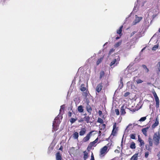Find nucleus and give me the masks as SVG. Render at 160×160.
<instances>
[{
    "label": "nucleus",
    "instance_id": "f257e3e1",
    "mask_svg": "<svg viewBox=\"0 0 160 160\" xmlns=\"http://www.w3.org/2000/svg\"><path fill=\"white\" fill-rule=\"evenodd\" d=\"M154 143L156 145H158L159 143L160 134L159 132H156L153 137Z\"/></svg>",
    "mask_w": 160,
    "mask_h": 160
},
{
    "label": "nucleus",
    "instance_id": "f03ea898",
    "mask_svg": "<svg viewBox=\"0 0 160 160\" xmlns=\"http://www.w3.org/2000/svg\"><path fill=\"white\" fill-rule=\"evenodd\" d=\"M120 60V58L119 56H117L115 57L112 61L111 62L110 65L111 68H114L118 64Z\"/></svg>",
    "mask_w": 160,
    "mask_h": 160
},
{
    "label": "nucleus",
    "instance_id": "7ed1b4c3",
    "mask_svg": "<svg viewBox=\"0 0 160 160\" xmlns=\"http://www.w3.org/2000/svg\"><path fill=\"white\" fill-rule=\"evenodd\" d=\"M58 116L56 117L53 123V128L54 131H56L58 129L59 125L60 122L59 120H58Z\"/></svg>",
    "mask_w": 160,
    "mask_h": 160
},
{
    "label": "nucleus",
    "instance_id": "20e7f679",
    "mask_svg": "<svg viewBox=\"0 0 160 160\" xmlns=\"http://www.w3.org/2000/svg\"><path fill=\"white\" fill-rule=\"evenodd\" d=\"M111 145V143H108L107 144V146H105L101 148L100 150V155L103 156L107 152V150L108 149V147Z\"/></svg>",
    "mask_w": 160,
    "mask_h": 160
},
{
    "label": "nucleus",
    "instance_id": "39448f33",
    "mask_svg": "<svg viewBox=\"0 0 160 160\" xmlns=\"http://www.w3.org/2000/svg\"><path fill=\"white\" fill-rule=\"evenodd\" d=\"M142 19V18L141 17H138L137 15H136L135 16V19L134 21L132 22V24L133 25H135L137 23L140 22V21Z\"/></svg>",
    "mask_w": 160,
    "mask_h": 160
},
{
    "label": "nucleus",
    "instance_id": "423d86ee",
    "mask_svg": "<svg viewBox=\"0 0 160 160\" xmlns=\"http://www.w3.org/2000/svg\"><path fill=\"white\" fill-rule=\"evenodd\" d=\"M118 123L115 122L114 123L113 126V130L112 132V134L113 136L115 135L118 130V127L117 126Z\"/></svg>",
    "mask_w": 160,
    "mask_h": 160
},
{
    "label": "nucleus",
    "instance_id": "0eeeda50",
    "mask_svg": "<svg viewBox=\"0 0 160 160\" xmlns=\"http://www.w3.org/2000/svg\"><path fill=\"white\" fill-rule=\"evenodd\" d=\"M138 141L140 143V147H143L145 143L144 141L141 139L139 135L138 136Z\"/></svg>",
    "mask_w": 160,
    "mask_h": 160
},
{
    "label": "nucleus",
    "instance_id": "6e6552de",
    "mask_svg": "<svg viewBox=\"0 0 160 160\" xmlns=\"http://www.w3.org/2000/svg\"><path fill=\"white\" fill-rule=\"evenodd\" d=\"M92 133V132H90L88 134L87 136L85 137L83 139V141L84 142H86L88 141L90 139L91 135Z\"/></svg>",
    "mask_w": 160,
    "mask_h": 160
},
{
    "label": "nucleus",
    "instance_id": "1a4fd4ad",
    "mask_svg": "<svg viewBox=\"0 0 160 160\" xmlns=\"http://www.w3.org/2000/svg\"><path fill=\"white\" fill-rule=\"evenodd\" d=\"M102 83L99 84L96 87V91L98 92H99L102 90Z\"/></svg>",
    "mask_w": 160,
    "mask_h": 160
},
{
    "label": "nucleus",
    "instance_id": "9d476101",
    "mask_svg": "<svg viewBox=\"0 0 160 160\" xmlns=\"http://www.w3.org/2000/svg\"><path fill=\"white\" fill-rule=\"evenodd\" d=\"M126 108V107H125L124 105H123L122 106L120 110V112L122 115H124L125 114L126 112L125 111V109Z\"/></svg>",
    "mask_w": 160,
    "mask_h": 160
},
{
    "label": "nucleus",
    "instance_id": "9b49d317",
    "mask_svg": "<svg viewBox=\"0 0 160 160\" xmlns=\"http://www.w3.org/2000/svg\"><path fill=\"white\" fill-rule=\"evenodd\" d=\"M86 132V129L85 128H82L81 129V131L79 132V135L80 136H83L85 133Z\"/></svg>",
    "mask_w": 160,
    "mask_h": 160
},
{
    "label": "nucleus",
    "instance_id": "f8f14e48",
    "mask_svg": "<svg viewBox=\"0 0 160 160\" xmlns=\"http://www.w3.org/2000/svg\"><path fill=\"white\" fill-rule=\"evenodd\" d=\"M56 160H63L59 152L57 153L56 155Z\"/></svg>",
    "mask_w": 160,
    "mask_h": 160
},
{
    "label": "nucleus",
    "instance_id": "ddd939ff",
    "mask_svg": "<svg viewBox=\"0 0 160 160\" xmlns=\"http://www.w3.org/2000/svg\"><path fill=\"white\" fill-rule=\"evenodd\" d=\"M88 152H89V151L88 152L86 151H85L83 152V153H84L83 158L84 159V160H86L88 158Z\"/></svg>",
    "mask_w": 160,
    "mask_h": 160
},
{
    "label": "nucleus",
    "instance_id": "4468645a",
    "mask_svg": "<svg viewBox=\"0 0 160 160\" xmlns=\"http://www.w3.org/2000/svg\"><path fill=\"white\" fill-rule=\"evenodd\" d=\"M98 141V138H97L94 141L91 142L89 145V146H88V147H92V146H93L94 145V144L96 143Z\"/></svg>",
    "mask_w": 160,
    "mask_h": 160
},
{
    "label": "nucleus",
    "instance_id": "2eb2a0df",
    "mask_svg": "<svg viewBox=\"0 0 160 160\" xmlns=\"http://www.w3.org/2000/svg\"><path fill=\"white\" fill-rule=\"evenodd\" d=\"M148 128V127H147L143 128L142 130V131L143 134H144L146 136H147V131Z\"/></svg>",
    "mask_w": 160,
    "mask_h": 160
},
{
    "label": "nucleus",
    "instance_id": "dca6fc26",
    "mask_svg": "<svg viewBox=\"0 0 160 160\" xmlns=\"http://www.w3.org/2000/svg\"><path fill=\"white\" fill-rule=\"evenodd\" d=\"M138 153H135L131 158V160H138Z\"/></svg>",
    "mask_w": 160,
    "mask_h": 160
},
{
    "label": "nucleus",
    "instance_id": "f3484780",
    "mask_svg": "<svg viewBox=\"0 0 160 160\" xmlns=\"http://www.w3.org/2000/svg\"><path fill=\"white\" fill-rule=\"evenodd\" d=\"M65 107V105H63L61 106V108L60 110V114H62L63 112V110Z\"/></svg>",
    "mask_w": 160,
    "mask_h": 160
},
{
    "label": "nucleus",
    "instance_id": "a211bd4d",
    "mask_svg": "<svg viewBox=\"0 0 160 160\" xmlns=\"http://www.w3.org/2000/svg\"><path fill=\"white\" fill-rule=\"evenodd\" d=\"M156 102V108H158L159 107V99L158 97L155 98Z\"/></svg>",
    "mask_w": 160,
    "mask_h": 160
},
{
    "label": "nucleus",
    "instance_id": "6ab92c4d",
    "mask_svg": "<svg viewBox=\"0 0 160 160\" xmlns=\"http://www.w3.org/2000/svg\"><path fill=\"white\" fill-rule=\"evenodd\" d=\"M159 123V122L157 118H156L155 122L152 125V128H154L157 126Z\"/></svg>",
    "mask_w": 160,
    "mask_h": 160
},
{
    "label": "nucleus",
    "instance_id": "aec40b11",
    "mask_svg": "<svg viewBox=\"0 0 160 160\" xmlns=\"http://www.w3.org/2000/svg\"><path fill=\"white\" fill-rule=\"evenodd\" d=\"M78 111L80 112H82L83 111V107L82 106H79L78 107Z\"/></svg>",
    "mask_w": 160,
    "mask_h": 160
},
{
    "label": "nucleus",
    "instance_id": "412c9836",
    "mask_svg": "<svg viewBox=\"0 0 160 160\" xmlns=\"http://www.w3.org/2000/svg\"><path fill=\"white\" fill-rule=\"evenodd\" d=\"M73 137L75 139H78V133L77 132H75L73 134Z\"/></svg>",
    "mask_w": 160,
    "mask_h": 160
},
{
    "label": "nucleus",
    "instance_id": "4be33fe9",
    "mask_svg": "<svg viewBox=\"0 0 160 160\" xmlns=\"http://www.w3.org/2000/svg\"><path fill=\"white\" fill-rule=\"evenodd\" d=\"M123 27V26H121L120 27L119 29L117 30V33L118 34H119V35H120V36L121 35V34L122 32V28Z\"/></svg>",
    "mask_w": 160,
    "mask_h": 160
},
{
    "label": "nucleus",
    "instance_id": "5701e85b",
    "mask_svg": "<svg viewBox=\"0 0 160 160\" xmlns=\"http://www.w3.org/2000/svg\"><path fill=\"white\" fill-rule=\"evenodd\" d=\"M130 148L132 149H134L136 148V147L135 143L134 142H132L130 146Z\"/></svg>",
    "mask_w": 160,
    "mask_h": 160
},
{
    "label": "nucleus",
    "instance_id": "b1692460",
    "mask_svg": "<svg viewBox=\"0 0 160 160\" xmlns=\"http://www.w3.org/2000/svg\"><path fill=\"white\" fill-rule=\"evenodd\" d=\"M86 108L87 111L90 114L91 113V111L92 110V108L91 107L88 105L86 106Z\"/></svg>",
    "mask_w": 160,
    "mask_h": 160
},
{
    "label": "nucleus",
    "instance_id": "393cba45",
    "mask_svg": "<svg viewBox=\"0 0 160 160\" xmlns=\"http://www.w3.org/2000/svg\"><path fill=\"white\" fill-rule=\"evenodd\" d=\"M103 57H101L99 58L97 62V65H98L102 61Z\"/></svg>",
    "mask_w": 160,
    "mask_h": 160
},
{
    "label": "nucleus",
    "instance_id": "a878e982",
    "mask_svg": "<svg viewBox=\"0 0 160 160\" xmlns=\"http://www.w3.org/2000/svg\"><path fill=\"white\" fill-rule=\"evenodd\" d=\"M122 41H120L118 42H117L114 45L115 48H117L120 46L122 43Z\"/></svg>",
    "mask_w": 160,
    "mask_h": 160
},
{
    "label": "nucleus",
    "instance_id": "bb28decb",
    "mask_svg": "<svg viewBox=\"0 0 160 160\" xmlns=\"http://www.w3.org/2000/svg\"><path fill=\"white\" fill-rule=\"evenodd\" d=\"M148 141L149 146H152V138H149Z\"/></svg>",
    "mask_w": 160,
    "mask_h": 160
},
{
    "label": "nucleus",
    "instance_id": "cd10ccee",
    "mask_svg": "<svg viewBox=\"0 0 160 160\" xmlns=\"http://www.w3.org/2000/svg\"><path fill=\"white\" fill-rule=\"evenodd\" d=\"M77 118H72L70 120V122L72 124L73 123H74L77 120Z\"/></svg>",
    "mask_w": 160,
    "mask_h": 160
},
{
    "label": "nucleus",
    "instance_id": "c85d7f7f",
    "mask_svg": "<svg viewBox=\"0 0 160 160\" xmlns=\"http://www.w3.org/2000/svg\"><path fill=\"white\" fill-rule=\"evenodd\" d=\"M84 119L87 123L89 122L90 120V117L89 116L85 117Z\"/></svg>",
    "mask_w": 160,
    "mask_h": 160
},
{
    "label": "nucleus",
    "instance_id": "c756f323",
    "mask_svg": "<svg viewBox=\"0 0 160 160\" xmlns=\"http://www.w3.org/2000/svg\"><path fill=\"white\" fill-rule=\"evenodd\" d=\"M80 90L82 91H84L86 90V88L84 87V85L82 84L81 85Z\"/></svg>",
    "mask_w": 160,
    "mask_h": 160
},
{
    "label": "nucleus",
    "instance_id": "7c9ffc66",
    "mask_svg": "<svg viewBox=\"0 0 160 160\" xmlns=\"http://www.w3.org/2000/svg\"><path fill=\"white\" fill-rule=\"evenodd\" d=\"M104 72L103 71H101L100 73V78H101L104 75Z\"/></svg>",
    "mask_w": 160,
    "mask_h": 160
},
{
    "label": "nucleus",
    "instance_id": "2f4dec72",
    "mask_svg": "<svg viewBox=\"0 0 160 160\" xmlns=\"http://www.w3.org/2000/svg\"><path fill=\"white\" fill-rule=\"evenodd\" d=\"M136 81L137 84L141 83L143 82L142 80L140 79H137Z\"/></svg>",
    "mask_w": 160,
    "mask_h": 160
},
{
    "label": "nucleus",
    "instance_id": "473e14b6",
    "mask_svg": "<svg viewBox=\"0 0 160 160\" xmlns=\"http://www.w3.org/2000/svg\"><path fill=\"white\" fill-rule=\"evenodd\" d=\"M158 45H155L152 48V50L153 51H156L157 49H158Z\"/></svg>",
    "mask_w": 160,
    "mask_h": 160
},
{
    "label": "nucleus",
    "instance_id": "72a5a7b5",
    "mask_svg": "<svg viewBox=\"0 0 160 160\" xmlns=\"http://www.w3.org/2000/svg\"><path fill=\"white\" fill-rule=\"evenodd\" d=\"M127 85H131V89H133V88L134 87V86L132 84V82H128L127 83Z\"/></svg>",
    "mask_w": 160,
    "mask_h": 160
},
{
    "label": "nucleus",
    "instance_id": "f704fd0d",
    "mask_svg": "<svg viewBox=\"0 0 160 160\" xmlns=\"http://www.w3.org/2000/svg\"><path fill=\"white\" fill-rule=\"evenodd\" d=\"M98 122L102 124L103 123V121L102 119L99 118H98Z\"/></svg>",
    "mask_w": 160,
    "mask_h": 160
},
{
    "label": "nucleus",
    "instance_id": "c9c22d12",
    "mask_svg": "<svg viewBox=\"0 0 160 160\" xmlns=\"http://www.w3.org/2000/svg\"><path fill=\"white\" fill-rule=\"evenodd\" d=\"M146 119V117H143L141 118L139 120L140 122H143L145 121Z\"/></svg>",
    "mask_w": 160,
    "mask_h": 160
},
{
    "label": "nucleus",
    "instance_id": "e433bc0d",
    "mask_svg": "<svg viewBox=\"0 0 160 160\" xmlns=\"http://www.w3.org/2000/svg\"><path fill=\"white\" fill-rule=\"evenodd\" d=\"M123 84L122 82V78H121L120 81V88H121L123 87Z\"/></svg>",
    "mask_w": 160,
    "mask_h": 160
},
{
    "label": "nucleus",
    "instance_id": "4c0bfd02",
    "mask_svg": "<svg viewBox=\"0 0 160 160\" xmlns=\"http://www.w3.org/2000/svg\"><path fill=\"white\" fill-rule=\"evenodd\" d=\"M130 138L132 139H135V134H132L130 135Z\"/></svg>",
    "mask_w": 160,
    "mask_h": 160
},
{
    "label": "nucleus",
    "instance_id": "58836bf2",
    "mask_svg": "<svg viewBox=\"0 0 160 160\" xmlns=\"http://www.w3.org/2000/svg\"><path fill=\"white\" fill-rule=\"evenodd\" d=\"M152 93L154 97V98H156L158 97L157 95V94L156 92H155V91H152Z\"/></svg>",
    "mask_w": 160,
    "mask_h": 160
},
{
    "label": "nucleus",
    "instance_id": "ea45409f",
    "mask_svg": "<svg viewBox=\"0 0 160 160\" xmlns=\"http://www.w3.org/2000/svg\"><path fill=\"white\" fill-rule=\"evenodd\" d=\"M115 112L116 113L117 115H118L119 114V111L118 109H116L115 110Z\"/></svg>",
    "mask_w": 160,
    "mask_h": 160
},
{
    "label": "nucleus",
    "instance_id": "a19ab883",
    "mask_svg": "<svg viewBox=\"0 0 160 160\" xmlns=\"http://www.w3.org/2000/svg\"><path fill=\"white\" fill-rule=\"evenodd\" d=\"M157 67L158 71L160 72V61H159L157 64Z\"/></svg>",
    "mask_w": 160,
    "mask_h": 160
},
{
    "label": "nucleus",
    "instance_id": "79ce46f5",
    "mask_svg": "<svg viewBox=\"0 0 160 160\" xmlns=\"http://www.w3.org/2000/svg\"><path fill=\"white\" fill-rule=\"evenodd\" d=\"M149 155V152H145V157L147 158L148 156Z\"/></svg>",
    "mask_w": 160,
    "mask_h": 160
},
{
    "label": "nucleus",
    "instance_id": "37998d69",
    "mask_svg": "<svg viewBox=\"0 0 160 160\" xmlns=\"http://www.w3.org/2000/svg\"><path fill=\"white\" fill-rule=\"evenodd\" d=\"M90 160H95L94 155H93L92 152V154L91 155V158L90 159Z\"/></svg>",
    "mask_w": 160,
    "mask_h": 160
},
{
    "label": "nucleus",
    "instance_id": "c03bdc74",
    "mask_svg": "<svg viewBox=\"0 0 160 160\" xmlns=\"http://www.w3.org/2000/svg\"><path fill=\"white\" fill-rule=\"evenodd\" d=\"M114 50L113 49H111L110 51H109V54L110 55L112 53V52L114 51Z\"/></svg>",
    "mask_w": 160,
    "mask_h": 160
},
{
    "label": "nucleus",
    "instance_id": "a18cd8bd",
    "mask_svg": "<svg viewBox=\"0 0 160 160\" xmlns=\"http://www.w3.org/2000/svg\"><path fill=\"white\" fill-rule=\"evenodd\" d=\"M129 92H127L124 94V97H127V96H128L129 95Z\"/></svg>",
    "mask_w": 160,
    "mask_h": 160
},
{
    "label": "nucleus",
    "instance_id": "49530a36",
    "mask_svg": "<svg viewBox=\"0 0 160 160\" xmlns=\"http://www.w3.org/2000/svg\"><path fill=\"white\" fill-rule=\"evenodd\" d=\"M68 116H69V117H71L72 116V113L71 112H68Z\"/></svg>",
    "mask_w": 160,
    "mask_h": 160
},
{
    "label": "nucleus",
    "instance_id": "de8ad7c7",
    "mask_svg": "<svg viewBox=\"0 0 160 160\" xmlns=\"http://www.w3.org/2000/svg\"><path fill=\"white\" fill-rule=\"evenodd\" d=\"M135 6L134 7V8H133V11H135L137 10V5H136V3H135Z\"/></svg>",
    "mask_w": 160,
    "mask_h": 160
},
{
    "label": "nucleus",
    "instance_id": "09e8293b",
    "mask_svg": "<svg viewBox=\"0 0 160 160\" xmlns=\"http://www.w3.org/2000/svg\"><path fill=\"white\" fill-rule=\"evenodd\" d=\"M136 33V31H134V32H133L131 33V36L132 37V36H133L135 33Z\"/></svg>",
    "mask_w": 160,
    "mask_h": 160
},
{
    "label": "nucleus",
    "instance_id": "8fccbe9b",
    "mask_svg": "<svg viewBox=\"0 0 160 160\" xmlns=\"http://www.w3.org/2000/svg\"><path fill=\"white\" fill-rule=\"evenodd\" d=\"M142 67L144 69L147 68V66L145 65H142Z\"/></svg>",
    "mask_w": 160,
    "mask_h": 160
},
{
    "label": "nucleus",
    "instance_id": "3c124183",
    "mask_svg": "<svg viewBox=\"0 0 160 160\" xmlns=\"http://www.w3.org/2000/svg\"><path fill=\"white\" fill-rule=\"evenodd\" d=\"M145 72H148L149 71V70H148V69L147 68H146L145 69Z\"/></svg>",
    "mask_w": 160,
    "mask_h": 160
},
{
    "label": "nucleus",
    "instance_id": "603ef678",
    "mask_svg": "<svg viewBox=\"0 0 160 160\" xmlns=\"http://www.w3.org/2000/svg\"><path fill=\"white\" fill-rule=\"evenodd\" d=\"M98 113L100 115H101L102 113V112L101 111L99 110L98 112Z\"/></svg>",
    "mask_w": 160,
    "mask_h": 160
},
{
    "label": "nucleus",
    "instance_id": "864d4df0",
    "mask_svg": "<svg viewBox=\"0 0 160 160\" xmlns=\"http://www.w3.org/2000/svg\"><path fill=\"white\" fill-rule=\"evenodd\" d=\"M115 152H117V153H118L119 152V151L118 150H117V149L115 150Z\"/></svg>",
    "mask_w": 160,
    "mask_h": 160
},
{
    "label": "nucleus",
    "instance_id": "5fc2aeb1",
    "mask_svg": "<svg viewBox=\"0 0 160 160\" xmlns=\"http://www.w3.org/2000/svg\"><path fill=\"white\" fill-rule=\"evenodd\" d=\"M146 149L147 150H149V147H147V146H146Z\"/></svg>",
    "mask_w": 160,
    "mask_h": 160
},
{
    "label": "nucleus",
    "instance_id": "6e6d98bb",
    "mask_svg": "<svg viewBox=\"0 0 160 160\" xmlns=\"http://www.w3.org/2000/svg\"><path fill=\"white\" fill-rule=\"evenodd\" d=\"M122 139H123V138ZM122 142H123V141H122V140L121 145V147H122Z\"/></svg>",
    "mask_w": 160,
    "mask_h": 160
},
{
    "label": "nucleus",
    "instance_id": "4d7b16f0",
    "mask_svg": "<svg viewBox=\"0 0 160 160\" xmlns=\"http://www.w3.org/2000/svg\"><path fill=\"white\" fill-rule=\"evenodd\" d=\"M105 124H103V125H102V128L104 129V128H105Z\"/></svg>",
    "mask_w": 160,
    "mask_h": 160
},
{
    "label": "nucleus",
    "instance_id": "13d9d810",
    "mask_svg": "<svg viewBox=\"0 0 160 160\" xmlns=\"http://www.w3.org/2000/svg\"><path fill=\"white\" fill-rule=\"evenodd\" d=\"M105 124H103V125H102V128L104 129V128H105Z\"/></svg>",
    "mask_w": 160,
    "mask_h": 160
},
{
    "label": "nucleus",
    "instance_id": "bf43d9fd",
    "mask_svg": "<svg viewBox=\"0 0 160 160\" xmlns=\"http://www.w3.org/2000/svg\"><path fill=\"white\" fill-rule=\"evenodd\" d=\"M145 48V47L144 48L141 50V52H142Z\"/></svg>",
    "mask_w": 160,
    "mask_h": 160
},
{
    "label": "nucleus",
    "instance_id": "052dcab7",
    "mask_svg": "<svg viewBox=\"0 0 160 160\" xmlns=\"http://www.w3.org/2000/svg\"><path fill=\"white\" fill-rule=\"evenodd\" d=\"M120 38V37H117L116 38V39L117 40L118 39H119V38Z\"/></svg>",
    "mask_w": 160,
    "mask_h": 160
},
{
    "label": "nucleus",
    "instance_id": "680f3d73",
    "mask_svg": "<svg viewBox=\"0 0 160 160\" xmlns=\"http://www.w3.org/2000/svg\"><path fill=\"white\" fill-rule=\"evenodd\" d=\"M146 2V1H144L143 3V4H142V6H143L144 5V3Z\"/></svg>",
    "mask_w": 160,
    "mask_h": 160
},
{
    "label": "nucleus",
    "instance_id": "e2e57ef3",
    "mask_svg": "<svg viewBox=\"0 0 160 160\" xmlns=\"http://www.w3.org/2000/svg\"><path fill=\"white\" fill-rule=\"evenodd\" d=\"M107 43H108V42H106V43H105L104 44V45H103V46H105V45H106L107 44Z\"/></svg>",
    "mask_w": 160,
    "mask_h": 160
},
{
    "label": "nucleus",
    "instance_id": "0e129e2a",
    "mask_svg": "<svg viewBox=\"0 0 160 160\" xmlns=\"http://www.w3.org/2000/svg\"><path fill=\"white\" fill-rule=\"evenodd\" d=\"M158 32L160 33V28H159Z\"/></svg>",
    "mask_w": 160,
    "mask_h": 160
},
{
    "label": "nucleus",
    "instance_id": "69168bd1",
    "mask_svg": "<svg viewBox=\"0 0 160 160\" xmlns=\"http://www.w3.org/2000/svg\"><path fill=\"white\" fill-rule=\"evenodd\" d=\"M129 125H128L127 127V128H126V130L128 128V127H129Z\"/></svg>",
    "mask_w": 160,
    "mask_h": 160
},
{
    "label": "nucleus",
    "instance_id": "338daca9",
    "mask_svg": "<svg viewBox=\"0 0 160 160\" xmlns=\"http://www.w3.org/2000/svg\"><path fill=\"white\" fill-rule=\"evenodd\" d=\"M158 157H160V155H159V154L158 155Z\"/></svg>",
    "mask_w": 160,
    "mask_h": 160
},
{
    "label": "nucleus",
    "instance_id": "774afa93",
    "mask_svg": "<svg viewBox=\"0 0 160 160\" xmlns=\"http://www.w3.org/2000/svg\"><path fill=\"white\" fill-rule=\"evenodd\" d=\"M101 133V131H99V133Z\"/></svg>",
    "mask_w": 160,
    "mask_h": 160
}]
</instances>
